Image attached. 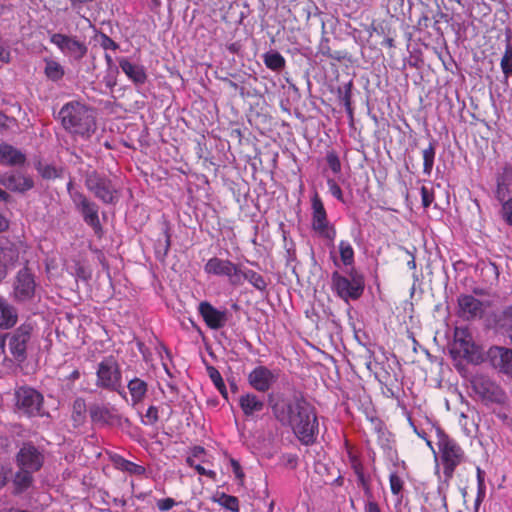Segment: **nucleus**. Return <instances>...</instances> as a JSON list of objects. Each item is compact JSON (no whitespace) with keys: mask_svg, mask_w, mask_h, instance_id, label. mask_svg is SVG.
Listing matches in <instances>:
<instances>
[{"mask_svg":"<svg viewBox=\"0 0 512 512\" xmlns=\"http://www.w3.org/2000/svg\"><path fill=\"white\" fill-rule=\"evenodd\" d=\"M273 413L277 420L287 424L302 445L312 446L319 434L318 414L315 406L303 397L296 398L281 407L276 405Z\"/></svg>","mask_w":512,"mask_h":512,"instance_id":"obj_1","label":"nucleus"},{"mask_svg":"<svg viewBox=\"0 0 512 512\" xmlns=\"http://www.w3.org/2000/svg\"><path fill=\"white\" fill-rule=\"evenodd\" d=\"M425 423L430 426L429 431L418 430V437L421 438L426 446L436 455L433 447V437L437 439V445L441 453V462L443 465V474L446 481L453 478L455 469L462 464L466 455L461 446L452 438L448 437L440 427L431 423L427 417H424Z\"/></svg>","mask_w":512,"mask_h":512,"instance_id":"obj_2","label":"nucleus"},{"mask_svg":"<svg viewBox=\"0 0 512 512\" xmlns=\"http://www.w3.org/2000/svg\"><path fill=\"white\" fill-rule=\"evenodd\" d=\"M59 119L71 134L89 138L96 130L93 110L80 101H70L62 106Z\"/></svg>","mask_w":512,"mask_h":512,"instance_id":"obj_3","label":"nucleus"},{"mask_svg":"<svg viewBox=\"0 0 512 512\" xmlns=\"http://www.w3.org/2000/svg\"><path fill=\"white\" fill-rule=\"evenodd\" d=\"M95 385L100 389L122 395V371L115 356H105L97 364Z\"/></svg>","mask_w":512,"mask_h":512,"instance_id":"obj_4","label":"nucleus"},{"mask_svg":"<svg viewBox=\"0 0 512 512\" xmlns=\"http://www.w3.org/2000/svg\"><path fill=\"white\" fill-rule=\"evenodd\" d=\"M86 188L105 204H114L118 200V190L113 181L96 171L89 172L85 177Z\"/></svg>","mask_w":512,"mask_h":512,"instance_id":"obj_5","label":"nucleus"},{"mask_svg":"<svg viewBox=\"0 0 512 512\" xmlns=\"http://www.w3.org/2000/svg\"><path fill=\"white\" fill-rule=\"evenodd\" d=\"M331 280L337 295L345 301L356 300L364 292V280L361 276H353L350 280L335 271L332 273Z\"/></svg>","mask_w":512,"mask_h":512,"instance_id":"obj_6","label":"nucleus"},{"mask_svg":"<svg viewBox=\"0 0 512 512\" xmlns=\"http://www.w3.org/2000/svg\"><path fill=\"white\" fill-rule=\"evenodd\" d=\"M311 205L312 229L322 238L333 241L336 237V229L333 225H330L324 204L317 192L311 199Z\"/></svg>","mask_w":512,"mask_h":512,"instance_id":"obj_7","label":"nucleus"},{"mask_svg":"<svg viewBox=\"0 0 512 512\" xmlns=\"http://www.w3.org/2000/svg\"><path fill=\"white\" fill-rule=\"evenodd\" d=\"M240 265L229 259L212 257L204 265V271L208 275L226 277L233 286L240 285Z\"/></svg>","mask_w":512,"mask_h":512,"instance_id":"obj_8","label":"nucleus"},{"mask_svg":"<svg viewBox=\"0 0 512 512\" xmlns=\"http://www.w3.org/2000/svg\"><path fill=\"white\" fill-rule=\"evenodd\" d=\"M50 42L54 44L65 56L74 61L82 60L87 54L88 48L83 41L75 36L62 33H54L50 36Z\"/></svg>","mask_w":512,"mask_h":512,"instance_id":"obj_9","label":"nucleus"},{"mask_svg":"<svg viewBox=\"0 0 512 512\" xmlns=\"http://www.w3.org/2000/svg\"><path fill=\"white\" fill-rule=\"evenodd\" d=\"M33 331L34 324L26 321L9 335V350L16 360L23 361L26 358L27 344L31 339Z\"/></svg>","mask_w":512,"mask_h":512,"instance_id":"obj_10","label":"nucleus"},{"mask_svg":"<svg viewBox=\"0 0 512 512\" xmlns=\"http://www.w3.org/2000/svg\"><path fill=\"white\" fill-rule=\"evenodd\" d=\"M70 198L81 212L85 223L91 226L96 234L102 232L98 205L90 201L82 192L70 193Z\"/></svg>","mask_w":512,"mask_h":512,"instance_id":"obj_11","label":"nucleus"},{"mask_svg":"<svg viewBox=\"0 0 512 512\" xmlns=\"http://www.w3.org/2000/svg\"><path fill=\"white\" fill-rule=\"evenodd\" d=\"M44 454L31 442H25L16 454V464L20 469L39 471L44 464Z\"/></svg>","mask_w":512,"mask_h":512,"instance_id":"obj_12","label":"nucleus"},{"mask_svg":"<svg viewBox=\"0 0 512 512\" xmlns=\"http://www.w3.org/2000/svg\"><path fill=\"white\" fill-rule=\"evenodd\" d=\"M35 277L28 267L20 269L13 284V297L18 302L31 300L35 295Z\"/></svg>","mask_w":512,"mask_h":512,"instance_id":"obj_13","label":"nucleus"},{"mask_svg":"<svg viewBox=\"0 0 512 512\" xmlns=\"http://www.w3.org/2000/svg\"><path fill=\"white\" fill-rule=\"evenodd\" d=\"M16 403L19 409L29 416L41 414L43 396L33 388L20 387L15 392Z\"/></svg>","mask_w":512,"mask_h":512,"instance_id":"obj_14","label":"nucleus"},{"mask_svg":"<svg viewBox=\"0 0 512 512\" xmlns=\"http://www.w3.org/2000/svg\"><path fill=\"white\" fill-rule=\"evenodd\" d=\"M249 385L256 391L266 393L277 380V376L266 366L255 367L247 377Z\"/></svg>","mask_w":512,"mask_h":512,"instance_id":"obj_15","label":"nucleus"},{"mask_svg":"<svg viewBox=\"0 0 512 512\" xmlns=\"http://www.w3.org/2000/svg\"><path fill=\"white\" fill-rule=\"evenodd\" d=\"M198 312L201 315L206 326L212 330L223 328L227 322L226 311L216 309L211 303L203 301L198 306Z\"/></svg>","mask_w":512,"mask_h":512,"instance_id":"obj_16","label":"nucleus"},{"mask_svg":"<svg viewBox=\"0 0 512 512\" xmlns=\"http://www.w3.org/2000/svg\"><path fill=\"white\" fill-rule=\"evenodd\" d=\"M484 314V304L472 295H460L458 298V315L465 320L481 318Z\"/></svg>","mask_w":512,"mask_h":512,"instance_id":"obj_17","label":"nucleus"},{"mask_svg":"<svg viewBox=\"0 0 512 512\" xmlns=\"http://www.w3.org/2000/svg\"><path fill=\"white\" fill-rule=\"evenodd\" d=\"M0 184L18 193H25L34 187V181L30 176L14 172L0 174Z\"/></svg>","mask_w":512,"mask_h":512,"instance_id":"obj_18","label":"nucleus"},{"mask_svg":"<svg viewBox=\"0 0 512 512\" xmlns=\"http://www.w3.org/2000/svg\"><path fill=\"white\" fill-rule=\"evenodd\" d=\"M491 364L499 371L512 376V349L493 346L488 350Z\"/></svg>","mask_w":512,"mask_h":512,"instance_id":"obj_19","label":"nucleus"},{"mask_svg":"<svg viewBox=\"0 0 512 512\" xmlns=\"http://www.w3.org/2000/svg\"><path fill=\"white\" fill-rule=\"evenodd\" d=\"M397 319L401 326L404 327L407 336L413 342V351H416V336L414 329V304L412 301L405 300L396 308Z\"/></svg>","mask_w":512,"mask_h":512,"instance_id":"obj_20","label":"nucleus"},{"mask_svg":"<svg viewBox=\"0 0 512 512\" xmlns=\"http://www.w3.org/2000/svg\"><path fill=\"white\" fill-rule=\"evenodd\" d=\"M238 403L246 418L258 415L265 408L264 399L251 392L241 394Z\"/></svg>","mask_w":512,"mask_h":512,"instance_id":"obj_21","label":"nucleus"},{"mask_svg":"<svg viewBox=\"0 0 512 512\" xmlns=\"http://www.w3.org/2000/svg\"><path fill=\"white\" fill-rule=\"evenodd\" d=\"M119 67L135 85H143L147 81V73L142 65L134 64L126 57L118 59Z\"/></svg>","mask_w":512,"mask_h":512,"instance_id":"obj_22","label":"nucleus"},{"mask_svg":"<svg viewBox=\"0 0 512 512\" xmlns=\"http://www.w3.org/2000/svg\"><path fill=\"white\" fill-rule=\"evenodd\" d=\"M19 258L17 246L9 241L0 245V277H4L8 267L13 266Z\"/></svg>","mask_w":512,"mask_h":512,"instance_id":"obj_23","label":"nucleus"},{"mask_svg":"<svg viewBox=\"0 0 512 512\" xmlns=\"http://www.w3.org/2000/svg\"><path fill=\"white\" fill-rule=\"evenodd\" d=\"M26 156L19 149L8 143L0 144V163L5 166L23 165Z\"/></svg>","mask_w":512,"mask_h":512,"instance_id":"obj_24","label":"nucleus"},{"mask_svg":"<svg viewBox=\"0 0 512 512\" xmlns=\"http://www.w3.org/2000/svg\"><path fill=\"white\" fill-rule=\"evenodd\" d=\"M350 467L357 477V483L363 488L366 495H371L369 479L364 474V467L361 460L351 450H348Z\"/></svg>","mask_w":512,"mask_h":512,"instance_id":"obj_25","label":"nucleus"},{"mask_svg":"<svg viewBox=\"0 0 512 512\" xmlns=\"http://www.w3.org/2000/svg\"><path fill=\"white\" fill-rule=\"evenodd\" d=\"M127 388L131 396L132 405L135 406L145 399L148 392V383L141 378L134 377L128 381Z\"/></svg>","mask_w":512,"mask_h":512,"instance_id":"obj_26","label":"nucleus"},{"mask_svg":"<svg viewBox=\"0 0 512 512\" xmlns=\"http://www.w3.org/2000/svg\"><path fill=\"white\" fill-rule=\"evenodd\" d=\"M17 319L16 309L0 296V328L9 329L13 327Z\"/></svg>","mask_w":512,"mask_h":512,"instance_id":"obj_27","label":"nucleus"},{"mask_svg":"<svg viewBox=\"0 0 512 512\" xmlns=\"http://www.w3.org/2000/svg\"><path fill=\"white\" fill-rule=\"evenodd\" d=\"M33 473L32 471L19 468L13 478L14 494H22L31 487L34 480Z\"/></svg>","mask_w":512,"mask_h":512,"instance_id":"obj_28","label":"nucleus"},{"mask_svg":"<svg viewBox=\"0 0 512 512\" xmlns=\"http://www.w3.org/2000/svg\"><path fill=\"white\" fill-rule=\"evenodd\" d=\"M243 280H246L255 289L261 292L265 291L268 285L267 281L261 274L251 269H242V265H240V285Z\"/></svg>","mask_w":512,"mask_h":512,"instance_id":"obj_29","label":"nucleus"},{"mask_svg":"<svg viewBox=\"0 0 512 512\" xmlns=\"http://www.w3.org/2000/svg\"><path fill=\"white\" fill-rule=\"evenodd\" d=\"M89 414L92 422L108 424L113 420L112 411L103 405L93 404L89 407Z\"/></svg>","mask_w":512,"mask_h":512,"instance_id":"obj_30","label":"nucleus"},{"mask_svg":"<svg viewBox=\"0 0 512 512\" xmlns=\"http://www.w3.org/2000/svg\"><path fill=\"white\" fill-rule=\"evenodd\" d=\"M44 62V74L47 77V79L53 82L60 81L65 75L64 67L59 62L53 59L46 58L44 59Z\"/></svg>","mask_w":512,"mask_h":512,"instance_id":"obj_31","label":"nucleus"},{"mask_svg":"<svg viewBox=\"0 0 512 512\" xmlns=\"http://www.w3.org/2000/svg\"><path fill=\"white\" fill-rule=\"evenodd\" d=\"M87 406L83 398L78 397L74 400L72 405V421L74 427H79L84 424L86 420Z\"/></svg>","mask_w":512,"mask_h":512,"instance_id":"obj_32","label":"nucleus"},{"mask_svg":"<svg viewBox=\"0 0 512 512\" xmlns=\"http://www.w3.org/2000/svg\"><path fill=\"white\" fill-rule=\"evenodd\" d=\"M265 66L275 72L281 71L285 65V58L278 51H269L263 55Z\"/></svg>","mask_w":512,"mask_h":512,"instance_id":"obj_33","label":"nucleus"},{"mask_svg":"<svg viewBox=\"0 0 512 512\" xmlns=\"http://www.w3.org/2000/svg\"><path fill=\"white\" fill-rule=\"evenodd\" d=\"M456 344H458L459 349L463 352L465 357H468L474 350V344L472 343V338L469 335H466V331L456 332L455 335Z\"/></svg>","mask_w":512,"mask_h":512,"instance_id":"obj_34","label":"nucleus"},{"mask_svg":"<svg viewBox=\"0 0 512 512\" xmlns=\"http://www.w3.org/2000/svg\"><path fill=\"white\" fill-rule=\"evenodd\" d=\"M476 471H477V496H476V499L474 502V506H475V509L478 510L479 506L481 505V503L483 502V500L485 498L486 487H485L484 471L480 467H477Z\"/></svg>","mask_w":512,"mask_h":512,"instance_id":"obj_35","label":"nucleus"},{"mask_svg":"<svg viewBox=\"0 0 512 512\" xmlns=\"http://www.w3.org/2000/svg\"><path fill=\"white\" fill-rule=\"evenodd\" d=\"M496 325L506 331L508 327L512 325V305L506 306L498 315L495 317Z\"/></svg>","mask_w":512,"mask_h":512,"instance_id":"obj_36","label":"nucleus"},{"mask_svg":"<svg viewBox=\"0 0 512 512\" xmlns=\"http://www.w3.org/2000/svg\"><path fill=\"white\" fill-rule=\"evenodd\" d=\"M339 98L340 101L343 103L346 112L348 115L352 118L353 117V108H352V82L347 83L344 86L343 90H339Z\"/></svg>","mask_w":512,"mask_h":512,"instance_id":"obj_37","label":"nucleus"},{"mask_svg":"<svg viewBox=\"0 0 512 512\" xmlns=\"http://www.w3.org/2000/svg\"><path fill=\"white\" fill-rule=\"evenodd\" d=\"M500 66L506 77L512 76V44L509 41L506 44Z\"/></svg>","mask_w":512,"mask_h":512,"instance_id":"obj_38","label":"nucleus"},{"mask_svg":"<svg viewBox=\"0 0 512 512\" xmlns=\"http://www.w3.org/2000/svg\"><path fill=\"white\" fill-rule=\"evenodd\" d=\"M340 258L344 265L349 266L354 262V250L348 241L339 243Z\"/></svg>","mask_w":512,"mask_h":512,"instance_id":"obj_39","label":"nucleus"},{"mask_svg":"<svg viewBox=\"0 0 512 512\" xmlns=\"http://www.w3.org/2000/svg\"><path fill=\"white\" fill-rule=\"evenodd\" d=\"M435 147L432 143H429L428 148L423 150V172L430 174L434 164Z\"/></svg>","mask_w":512,"mask_h":512,"instance_id":"obj_40","label":"nucleus"},{"mask_svg":"<svg viewBox=\"0 0 512 512\" xmlns=\"http://www.w3.org/2000/svg\"><path fill=\"white\" fill-rule=\"evenodd\" d=\"M116 463L123 471L129 472L130 474L141 475L145 472V468L143 466L124 458H120Z\"/></svg>","mask_w":512,"mask_h":512,"instance_id":"obj_41","label":"nucleus"},{"mask_svg":"<svg viewBox=\"0 0 512 512\" xmlns=\"http://www.w3.org/2000/svg\"><path fill=\"white\" fill-rule=\"evenodd\" d=\"M218 503L229 511H232V512L239 511V500L235 496L227 495V494L223 493L220 496V498L218 499Z\"/></svg>","mask_w":512,"mask_h":512,"instance_id":"obj_42","label":"nucleus"},{"mask_svg":"<svg viewBox=\"0 0 512 512\" xmlns=\"http://www.w3.org/2000/svg\"><path fill=\"white\" fill-rule=\"evenodd\" d=\"M509 193V184L506 182L504 176L497 177V186L495 190V197L501 203L506 200Z\"/></svg>","mask_w":512,"mask_h":512,"instance_id":"obj_43","label":"nucleus"},{"mask_svg":"<svg viewBox=\"0 0 512 512\" xmlns=\"http://www.w3.org/2000/svg\"><path fill=\"white\" fill-rule=\"evenodd\" d=\"M78 280L87 281L91 278V272L79 260H74L73 271L70 272Z\"/></svg>","mask_w":512,"mask_h":512,"instance_id":"obj_44","label":"nucleus"},{"mask_svg":"<svg viewBox=\"0 0 512 512\" xmlns=\"http://www.w3.org/2000/svg\"><path fill=\"white\" fill-rule=\"evenodd\" d=\"M326 162L333 173L337 174L341 171V162L336 151L331 150L327 152Z\"/></svg>","mask_w":512,"mask_h":512,"instance_id":"obj_45","label":"nucleus"},{"mask_svg":"<svg viewBox=\"0 0 512 512\" xmlns=\"http://www.w3.org/2000/svg\"><path fill=\"white\" fill-rule=\"evenodd\" d=\"M37 170L42 178L44 179H55L60 176L58 170L52 165H41L37 167Z\"/></svg>","mask_w":512,"mask_h":512,"instance_id":"obj_46","label":"nucleus"},{"mask_svg":"<svg viewBox=\"0 0 512 512\" xmlns=\"http://www.w3.org/2000/svg\"><path fill=\"white\" fill-rule=\"evenodd\" d=\"M159 421V412L158 408L154 405L148 407L145 413V420H143L144 425H155Z\"/></svg>","mask_w":512,"mask_h":512,"instance_id":"obj_47","label":"nucleus"},{"mask_svg":"<svg viewBox=\"0 0 512 512\" xmlns=\"http://www.w3.org/2000/svg\"><path fill=\"white\" fill-rule=\"evenodd\" d=\"M171 245V235L169 233V229L166 228L164 231V242L161 244L160 240H158L157 246H156V252L162 253V256L165 257L170 249Z\"/></svg>","mask_w":512,"mask_h":512,"instance_id":"obj_48","label":"nucleus"},{"mask_svg":"<svg viewBox=\"0 0 512 512\" xmlns=\"http://www.w3.org/2000/svg\"><path fill=\"white\" fill-rule=\"evenodd\" d=\"M99 44L104 50L116 51L117 49H119V44L116 43L112 38H110L105 33H100Z\"/></svg>","mask_w":512,"mask_h":512,"instance_id":"obj_49","label":"nucleus"},{"mask_svg":"<svg viewBox=\"0 0 512 512\" xmlns=\"http://www.w3.org/2000/svg\"><path fill=\"white\" fill-rule=\"evenodd\" d=\"M389 481H390L391 492L394 495H398L403 488L402 479L396 473H391L389 476Z\"/></svg>","mask_w":512,"mask_h":512,"instance_id":"obj_50","label":"nucleus"},{"mask_svg":"<svg viewBox=\"0 0 512 512\" xmlns=\"http://www.w3.org/2000/svg\"><path fill=\"white\" fill-rule=\"evenodd\" d=\"M327 185L329 188V192L332 194V196H334L337 200L343 202L344 199H343L342 189L336 183V181L334 179H328Z\"/></svg>","mask_w":512,"mask_h":512,"instance_id":"obj_51","label":"nucleus"},{"mask_svg":"<svg viewBox=\"0 0 512 512\" xmlns=\"http://www.w3.org/2000/svg\"><path fill=\"white\" fill-rule=\"evenodd\" d=\"M504 220L512 226V198L501 202Z\"/></svg>","mask_w":512,"mask_h":512,"instance_id":"obj_52","label":"nucleus"},{"mask_svg":"<svg viewBox=\"0 0 512 512\" xmlns=\"http://www.w3.org/2000/svg\"><path fill=\"white\" fill-rule=\"evenodd\" d=\"M206 370L209 378L211 379L215 387L219 386L221 383L224 382L217 368H215L214 366H207Z\"/></svg>","mask_w":512,"mask_h":512,"instance_id":"obj_53","label":"nucleus"},{"mask_svg":"<svg viewBox=\"0 0 512 512\" xmlns=\"http://www.w3.org/2000/svg\"><path fill=\"white\" fill-rule=\"evenodd\" d=\"M177 503L175 502V500L173 498H163V499H159L157 500L156 502V506L157 508L161 511V512H166V511H169L170 509H172Z\"/></svg>","mask_w":512,"mask_h":512,"instance_id":"obj_54","label":"nucleus"},{"mask_svg":"<svg viewBox=\"0 0 512 512\" xmlns=\"http://www.w3.org/2000/svg\"><path fill=\"white\" fill-rule=\"evenodd\" d=\"M421 198H422L423 207L427 208L433 202L434 194L427 187L422 186L421 187Z\"/></svg>","mask_w":512,"mask_h":512,"instance_id":"obj_55","label":"nucleus"},{"mask_svg":"<svg viewBox=\"0 0 512 512\" xmlns=\"http://www.w3.org/2000/svg\"><path fill=\"white\" fill-rule=\"evenodd\" d=\"M11 61V53L9 47L0 43V62L9 63Z\"/></svg>","mask_w":512,"mask_h":512,"instance_id":"obj_56","label":"nucleus"},{"mask_svg":"<svg viewBox=\"0 0 512 512\" xmlns=\"http://www.w3.org/2000/svg\"><path fill=\"white\" fill-rule=\"evenodd\" d=\"M194 469L197 471V473L199 475H203V476H207L208 478L212 479V480H215L216 478V472L213 471V470H207L206 468H204L202 465L200 464H197L196 466H194Z\"/></svg>","mask_w":512,"mask_h":512,"instance_id":"obj_57","label":"nucleus"},{"mask_svg":"<svg viewBox=\"0 0 512 512\" xmlns=\"http://www.w3.org/2000/svg\"><path fill=\"white\" fill-rule=\"evenodd\" d=\"M11 470L4 465H0V489H2L8 482Z\"/></svg>","mask_w":512,"mask_h":512,"instance_id":"obj_58","label":"nucleus"},{"mask_svg":"<svg viewBox=\"0 0 512 512\" xmlns=\"http://www.w3.org/2000/svg\"><path fill=\"white\" fill-rule=\"evenodd\" d=\"M14 121V118H9L4 113L0 112V133L9 129L10 123Z\"/></svg>","mask_w":512,"mask_h":512,"instance_id":"obj_59","label":"nucleus"},{"mask_svg":"<svg viewBox=\"0 0 512 512\" xmlns=\"http://www.w3.org/2000/svg\"><path fill=\"white\" fill-rule=\"evenodd\" d=\"M365 512H381V509L378 503L373 500H368L365 505Z\"/></svg>","mask_w":512,"mask_h":512,"instance_id":"obj_60","label":"nucleus"},{"mask_svg":"<svg viewBox=\"0 0 512 512\" xmlns=\"http://www.w3.org/2000/svg\"><path fill=\"white\" fill-rule=\"evenodd\" d=\"M231 463H232L233 472H234L235 476L237 478H242L244 476V473L241 469L240 464L236 460H232Z\"/></svg>","mask_w":512,"mask_h":512,"instance_id":"obj_61","label":"nucleus"},{"mask_svg":"<svg viewBox=\"0 0 512 512\" xmlns=\"http://www.w3.org/2000/svg\"><path fill=\"white\" fill-rule=\"evenodd\" d=\"M396 512H413L412 508L407 504H403L401 502L396 504Z\"/></svg>","mask_w":512,"mask_h":512,"instance_id":"obj_62","label":"nucleus"},{"mask_svg":"<svg viewBox=\"0 0 512 512\" xmlns=\"http://www.w3.org/2000/svg\"><path fill=\"white\" fill-rule=\"evenodd\" d=\"M9 227V221L8 219L0 213V233L8 229Z\"/></svg>","mask_w":512,"mask_h":512,"instance_id":"obj_63","label":"nucleus"},{"mask_svg":"<svg viewBox=\"0 0 512 512\" xmlns=\"http://www.w3.org/2000/svg\"><path fill=\"white\" fill-rule=\"evenodd\" d=\"M219 393L223 396V398L228 399V392L225 383H221L216 387Z\"/></svg>","mask_w":512,"mask_h":512,"instance_id":"obj_64","label":"nucleus"}]
</instances>
